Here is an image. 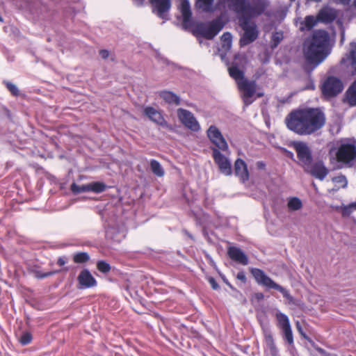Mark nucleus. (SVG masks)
Segmentation results:
<instances>
[{
  "label": "nucleus",
  "instance_id": "f257e3e1",
  "mask_svg": "<svg viewBox=\"0 0 356 356\" xmlns=\"http://www.w3.org/2000/svg\"><path fill=\"white\" fill-rule=\"evenodd\" d=\"M286 127L299 136H310L320 131L326 123L325 113L319 108L292 111L284 120Z\"/></svg>",
  "mask_w": 356,
  "mask_h": 356
},
{
  "label": "nucleus",
  "instance_id": "f03ea898",
  "mask_svg": "<svg viewBox=\"0 0 356 356\" xmlns=\"http://www.w3.org/2000/svg\"><path fill=\"white\" fill-rule=\"evenodd\" d=\"M330 35L323 29L312 32L303 43V55L307 64L317 67L331 53Z\"/></svg>",
  "mask_w": 356,
  "mask_h": 356
},
{
  "label": "nucleus",
  "instance_id": "7ed1b4c3",
  "mask_svg": "<svg viewBox=\"0 0 356 356\" xmlns=\"http://www.w3.org/2000/svg\"><path fill=\"white\" fill-rule=\"evenodd\" d=\"M334 152L336 161L345 165L352 168L356 166V142L350 138H344L339 141L336 149L332 148L329 154Z\"/></svg>",
  "mask_w": 356,
  "mask_h": 356
},
{
  "label": "nucleus",
  "instance_id": "20e7f679",
  "mask_svg": "<svg viewBox=\"0 0 356 356\" xmlns=\"http://www.w3.org/2000/svg\"><path fill=\"white\" fill-rule=\"evenodd\" d=\"M224 27L220 18L209 22H200L195 26L193 33L195 36H202L207 40H212Z\"/></svg>",
  "mask_w": 356,
  "mask_h": 356
},
{
  "label": "nucleus",
  "instance_id": "39448f33",
  "mask_svg": "<svg viewBox=\"0 0 356 356\" xmlns=\"http://www.w3.org/2000/svg\"><path fill=\"white\" fill-rule=\"evenodd\" d=\"M250 272L259 284L264 286L268 289H275L280 291L283 296L289 301L293 300V297L291 296L289 291L280 284L275 283L270 277L266 275L262 270L253 268L251 269Z\"/></svg>",
  "mask_w": 356,
  "mask_h": 356
},
{
  "label": "nucleus",
  "instance_id": "423d86ee",
  "mask_svg": "<svg viewBox=\"0 0 356 356\" xmlns=\"http://www.w3.org/2000/svg\"><path fill=\"white\" fill-rule=\"evenodd\" d=\"M269 6L268 0H245V8L239 18H251L262 15Z\"/></svg>",
  "mask_w": 356,
  "mask_h": 356
},
{
  "label": "nucleus",
  "instance_id": "0eeeda50",
  "mask_svg": "<svg viewBox=\"0 0 356 356\" xmlns=\"http://www.w3.org/2000/svg\"><path fill=\"white\" fill-rule=\"evenodd\" d=\"M239 25L244 31V33L240 40L241 46H245L253 42L258 37V31L255 24L250 23L247 18H239Z\"/></svg>",
  "mask_w": 356,
  "mask_h": 356
},
{
  "label": "nucleus",
  "instance_id": "6e6552de",
  "mask_svg": "<svg viewBox=\"0 0 356 356\" xmlns=\"http://www.w3.org/2000/svg\"><path fill=\"white\" fill-rule=\"evenodd\" d=\"M343 89L342 81L333 76H328L321 87L322 93L326 97H334L341 92Z\"/></svg>",
  "mask_w": 356,
  "mask_h": 356
},
{
  "label": "nucleus",
  "instance_id": "1a4fd4ad",
  "mask_svg": "<svg viewBox=\"0 0 356 356\" xmlns=\"http://www.w3.org/2000/svg\"><path fill=\"white\" fill-rule=\"evenodd\" d=\"M238 88L242 93V99L245 106H248L254 101L252 99L257 91V83L255 81H250L247 79L239 83Z\"/></svg>",
  "mask_w": 356,
  "mask_h": 356
},
{
  "label": "nucleus",
  "instance_id": "9d476101",
  "mask_svg": "<svg viewBox=\"0 0 356 356\" xmlns=\"http://www.w3.org/2000/svg\"><path fill=\"white\" fill-rule=\"evenodd\" d=\"M277 326L282 330L284 340L290 346H294L293 336L289 317L281 312L276 314Z\"/></svg>",
  "mask_w": 356,
  "mask_h": 356
},
{
  "label": "nucleus",
  "instance_id": "9b49d317",
  "mask_svg": "<svg viewBox=\"0 0 356 356\" xmlns=\"http://www.w3.org/2000/svg\"><path fill=\"white\" fill-rule=\"evenodd\" d=\"M207 136L215 145L214 148L222 152L228 151V144L219 129L215 125H211L207 131Z\"/></svg>",
  "mask_w": 356,
  "mask_h": 356
},
{
  "label": "nucleus",
  "instance_id": "f8f14e48",
  "mask_svg": "<svg viewBox=\"0 0 356 356\" xmlns=\"http://www.w3.org/2000/svg\"><path fill=\"white\" fill-rule=\"evenodd\" d=\"M212 156L215 163L218 166L220 172L229 176L232 173V163L229 159L222 154L217 148H211Z\"/></svg>",
  "mask_w": 356,
  "mask_h": 356
},
{
  "label": "nucleus",
  "instance_id": "ddd939ff",
  "mask_svg": "<svg viewBox=\"0 0 356 356\" xmlns=\"http://www.w3.org/2000/svg\"><path fill=\"white\" fill-rule=\"evenodd\" d=\"M177 116L181 122L188 129L195 132L200 130L199 122L191 111L184 108H178Z\"/></svg>",
  "mask_w": 356,
  "mask_h": 356
},
{
  "label": "nucleus",
  "instance_id": "4468645a",
  "mask_svg": "<svg viewBox=\"0 0 356 356\" xmlns=\"http://www.w3.org/2000/svg\"><path fill=\"white\" fill-rule=\"evenodd\" d=\"M294 148L296 151L298 158L304 165H308L312 163V152L305 143H294Z\"/></svg>",
  "mask_w": 356,
  "mask_h": 356
},
{
  "label": "nucleus",
  "instance_id": "2eb2a0df",
  "mask_svg": "<svg viewBox=\"0 0 356 356\" xmlns=\"http://www.w3.org/2000/svg\"><path fill=\"white\" fill-rule=\"evenodd\" d=\"M79 289H88L97 285V281L88 269L82 270L77 277Z\"/></svg>",
  "mask_w": 356,
  "mask_h": 356
},
{
  "label": "nucleus",
  "instance_id": "dca6fc26",
  "mask_svg": "<svg viewBox=\"0 0 356 356\" xmlns=\"http://www.w3.org/2000/svg\"><path fill=\"white\" fill-rule=\"evenodd\" d=\"M143 113L151 121L154 123L164 126L167 124V122L164 119L161 112L152 106H146L143 109Z\"/></svg>",
  "mask_w": 356,
  "mask_h": 356
},
{
  "label": "nucleus",
  "instance_id": "f3484780",
  "mask_svg": "<svg viewBox=\"0 0 356 356\" xmlns=\"http://www.w3.org/2000/svg\"><path fill=\"white\" fill-rule=\"evenodd\" d=\"M153 7V12L162 18H165V13H167L171 6L170 0H149Z\"/></svg>",
  "mask_w": 356,
  "mask_h": 356
},
{
  "label": "nucleus",
  "instance_id": "a211bd4d",
  "mask_svg": "<svg viewBox=\"0 0 356 356\" xmlns=\"http://www.w3.org/2000/svg\"><path fill=\"white\" fill-rule=\"evenodd\" d=\"M316 17L319 22L330 24L336 19L337 12L334 8L325 6L318 11Z\"/></svg>",
  "mask_w": 356,
  "mask_h": 356
},
{
  "label": "nucleus",
  "instance_id": "6ab92c4d",
  "mask_svg": "<svg viewBox=\"0 0 356 356\" xmlns=\"http://www.w3.org/2000/svg\"><path fill=\"white\" fill-rule=\"evenodd\" d=\"M229 258L242 265H247L248 264V258L247 255L237 247H229L227 251Z\"/></svg>",
  "mask_w": 356,
  "mask_h": 356
},
{
  "label": "nucleus",
  "instance_id": "aec40b11",
  "mask_svg": "<svg viewBox=\"0 0 356 356\" xmlns=\"http://www.w3.org/2000/svg\"><path fill=\"white\" fill-rule=\"evenodd\" d=\"M234 173L240 179L245 182L249 179V172L245 162L241 159H237L234 163Z\"/></svg>",
  "mask_w": 356,
  "mask_h": 356
},
{
  "label": "nucleus",
  "instance_id": "412c9836",
  "mask_svg": "<svg viewBox=\"0 0 356 356\" xmlns=\"http://www.w3.org/2000/svg\"><path fill=\"white\" fill-rule=\"evenodd\" d=\"M328 172V169L325 166L322 161L314 163L310 170L311 175L321 181L325 179Z\"/></svg>",
  "mask_w": 356,
  "mask_h": 356
},
{
  "label": "nucleus",
  "instance_id": "4be33fe9",
  "mask_svg": "<svg viewBox=\"0 0 356 356\" xmlns=\"http://www.w3.org/2000/svg\"><path fill=\"white\" fill-rule=\"evenodd\" d=\"M227 8L236 14L242 15L245 8V0H222Z\"/></svg>",
  "mask_w": 356,
  "mask_h": 356
},
{
  "label": "nucleus",
  "instance_id": "5701e85b",
  "mask_svg": "<svg viewBox=\"0 0 356 356\" xmlns=\"http://www.w3.org/2000/svg\"><path fill=\"white\" fill-rule=\"evenodd\" d=\"M159 97L163 99L165 103L168 104L178 106L180 104V97L175 93L168 91L162 90L159 92Z\"/></svg>",
  "mask_w": 356,
  "mask_h": 356
},
{
  "label": "nucleus",
  "instance_id": "b1692460",
  "mask_svg": "<svg viewBox=\"0 0 356 356\" xmlns=\"http://www.w3.org/2000/svg\"><path fill=\"white\" fill-rule=\"evenodd\" d=\"M318 22H319L316 16L307 15L304 20L300 23V30L301 31H311L318 24Z\"/></svg>",
  "mask_w": 356,
  "mask_h": 356
},
{
  "label": "nucleus",
  "instance_id": "393cba45",
  "mask_svg": "<svg viewBox=\"0 0 356 356\" xmlns=\"http://www.w3.org/2000/svg\"><path fill=\"white\" fill-rule=\"evenodd\" d=\"M348 61L350 62L351 67L353 70L351 72L352 75L356 74V43L350 44V51L347 58H344L341 60L342 63H346Z\"/></svg>",
  "mask_w": 356,
  "mask_h": 356
},
{
  "label": "nucleus",
  "instance_id": "a878e982",
  "mask_svg": "<svg viewBox=\"0 0 356 356\" xmlns=\"http://www.w3.org/2000/svg\"><path fill=\"white\" fill-rule=\"evenodd\" d=\"M228 70L229 76L236 81L237 85L245 79L244 72L241 70L235 63H233L232 65L228 68Z\"/></svg>",
  "mask_w": 356,
  "mask_h": 356
},
{
  "label": "nucleus",
  "instance_id": "bb28decb",
  "mask_svg": "<svg viewBox=\"0 0 356 356\" xmlns=\"http://www.w3.org/2000/svg\"><path fill=\"white\" fill-rule=\"evenodd\" d=\"M180 11L183 17L184 23L191 20L192 13L188 0H182L180 6Z\"/></svg>",
  "mask_w": 356,
  "mask_h": 356
},
{
  "label": "nucleus",
  "instance_id": "cd10ccee",
  "mask_svg": "<svg viewBox=\"0 0 356 356\" xmlns=\"http://www.w3.org/2000/svg\"><path fill=\"white\" fill-rule=\"evenodd\" d=\"M346 101L351 106H356V80L347 90L346 92Z\"/></svg>",
  "mask_w": 356,
  "mask_h": 356
},
{
  "label": "nucleus",
  "instance_id": "c85d7f7f",
  "mask_svg": "<svg viewBox=\"0 0 356 356\" xmlns=\"http://www.w3.org/2000/svg\"><path fill=\"white\" fill-rule=\"evenodd\" d=\"M213 1L214 0H197L195 6L204 12H211L213 10Z\"/></svg>",
  "mask_w": 356,
  "mask_h": 356
},
{
  "label": "nucleus",
  "instance_id": "c756f323",
  "mask_svg": "<svg viewBox=\"0 0 356 356\" xmlns=\"http://www.w3.org/2000/svg\"><path fill=\"white\" fill-rule=\"evenodd\" d=\"M150 168L153 174L159 177H162L165 175L164 169L160 163L155 159H152L150 161Z\"/></svg>",
  "mask_w": 356,
  "mask_h": 356
},
{
  "label": "nucleus",
  "instance_id": "7c9ffc66",
  "mask_svg": "<svg viewBox=\"0 0 356 356\" xmlns=\"http://www.w3.org/2000/svg\"><path fill=\"white\" fill-rule=\"evenodd\" d=\"M90 260V255L86 252H76L73 255V261L76 264H84Z\"/></svg>",
  "mask_w": 356,
  "mask_h": 356
},
{
  "label": "nucleus",
  "instance_id": "2f4dec72",
  "mask_svg": "<svg viewBox=\"0 0 356 356\" xmlns=\"http://www.w3.org/2000/svg\"><path fill=\"white\" fill-rule=\"evenodd\" d=\"M288 208L291 211H298L302 207V203L298 197H291L288 202Z\"/></svg>",
  "mask_w": 356,
  "mask_h": 356
},
{
  "label": "nucleus",
  "instance_id": "473e14b6",
  "mask_svg": "<svg viewBox=\"0 0 356 356\" xmlns=\"http://www.w3.org/2000/svg\"><path fill=\"white\" fill-rule=\"evenodd\" d=\"M90 184V191H92L97 193L104 191L106 188V185L103 182L95 181Z\"/></svg>",
  "mask_w": 356,
  "mask_h": 356
},
{
  "label": "nucleus",
  "instance_id": "72a5a7b5",
  "mask_svg": "<svg viewBox=\"0 0 356 356\" xmlns=\"http://www.w3.org/2000/svg\"><path fill=\"white\" fill-rule=\"evenodd\" d=\"M71 190L74 193H84V192H89L90 191V184H85L82 186L76 185V184L73 183L71 185Z\"/></svg>",
  "mask_w": 356,
  "mask_h": 356
},
{
  "label": "nucleus",
  "instance_id": "f704fd0d",
  "mask_svg": "<svg viewBox=\"0 0 356 356\" xmlns=\"http://www.w3.org/2000/svg\"><path fill=\"white\" fill-rule=\"evenodd\" d=\"M355 210H356V202L342 207L341 214L343 217H348Z\"/></svg>",
  "mask_w": 356,
  "mask_h": 356
},
{
  "label": "nucleus",
  "instance_id": "c9c22d12",
  "mask_svg": "<svg viewBox=\"0 0 356 356\" xmlns=\"http://www.w3.org/2000/svg\"><path fill=\"white\" fill-rule=\"evenodd\" d=\"M232 36L229 32L224 33L221 36V41L223 47H226L229 49L232 45Z\"/></svg>",
  "mask_w": 356,
  "mask_h": 356
},
{
  "label": "nucleus",
  "instance_id": "e433bc0d",
  "mask_svg": "<svg viewBox=\"0 0 356 356\" xmlns=\"http://www.w3.org/2000/svg\"><path fill=\"white\" fill-rule=\"evenodd\" d=\"M283 33L282 32H275L271 38V47L273 49L277 47L280 42L283 40Z\"/></svg>",
  "mask_w": 356,
  "mask_h": 356
},
{
  "label": "nucleus",
  "instance_id": "4c0bfd02",
  "mask_svg": "<svg viewBox=\"0 0 356 356\" xmlns=\"http://www.w3.org/2000/svg\"><path fill=\"white\" fill-rule=\"evenodd\" d=\"M60 272V270H54V271H49L47 273H42L40 270H35L33 271V274L35 277L38 279H43L51 275H54Z\"/></svg>",
  "mask_w": 356,
  "mask_h": 356
},
{
  "label": "nucleus",
  "instance_id": "58836bf2",
  "mask_svg": "<svg viewBox=\"0 0 356 356\" xmlns=\"http://www.w3.org/2000/svg\"><path fill=\"white\" fill-rule=\"evenodd\" d=\"M97 268L99 271L104 273H108L111 268L110 264L104 261H97Z\"/></svg>",
  "mask_w": 356,
  "mask_h": 356
},
{
  "label": "nucleus",
  "instance_id": "ea45409f",
  "mask_svg": "<svg viewBox=\"0 0 356 356\" xmlns=\"http://www.w3.org/2000/svg\"><path fill=\"white\" fill-rule=\"evenodd\" d=\"M32 339V334L29 332H26L21 335L19 341L22 345L26 346L31 342Z\"/></svg>",
  "mask_w": 356,
  "mask_h": 356
},
{
  "label": "nucleus",
  "instance_id": "a19ab883",
  "mask_svg": "<svg viewBox=\"0 0 356 356\" xmlns=\"http://www.w3.org/2000/svg\"><path fill=\"white\" fill-rule=\"evenodd\" d=\"M332 181L336 184H339L343 188L347 186L348 181L344 175H339L332 178Z\"/></svg>",
  "mask_w": 356,
  "mask_h": 356
},
{
  "label": "nucleus",
  "instance_id": "79ce46f5",
  "mask_svg": "<svg viewBox=\"0 0 356 356\" xmlns=\"http://www.w3.org/2000/svg\"><path fill=\"white\" fill-rule=\"evenodd\" d=\"M265 340L267 346L271 350H275V344L274 342L273 337L270 333L265 334Z\"/></svg>",
  "mask_w": 356,
  "mask_h": 356
},
{
  "label": "nucleus",
  "instance_id": "37998d69",
  "mask_svg": "<svg viewBox=\"0 0 356 356\" xmlns=\"http://www.w3.org/2000/svg\"><path fill=\"white\" fill-rule=\"evenodd\" d=\"M4 83L6 84V88H8V90L15 96H17L19 95V90L17 88V87L9 82V81H4Z\"/></svg>",
  "mask_w": 356,
  "mask_h": 356
},
{
  "label": "nucleus",
  "instance_id": "c03bdc74",
  "mask_svg": "<svg viewBox=\"0 0 356 356\" xmlns=\"http://www.w3.org/2000/svg\"><path fill=\"white\" fill-rule=\"evenodd\" d=\"M208 281H209V284H211V288L213 289L217 290L219 289V286H218L217 282L213 277H209Z\"/></svg>",
  "mask_w": 356,
  "mask_h": 356
},
{
  "label": "nucleus",
  "instance_id": "a18cd8bd",
  "mask_svg": "<svg viewBox=\"0 0 356 356\" xmlns=\"http://www.w3.org/2000/svg\"><path fill=\"white\" fill-rule=\"evenodd\" d=\"M236 278L239 280H241L242 282L245 283L246 282V276L243 271H240L236 275Z\"/></svg>",
  "mask_w": 356,
  "mask_h": 356
},
{
  "label": "nucleus",
  "instance_id": "49530a36",
  "mask_svg": "<svg viewBox=\"0 0 356 356\" xmlns=\"http://www.w3.org/2000/svg\"><path fill=\"white\" fill-rule=\"evenodd\" d=\"M296 328H297V330L298 331V332L305 338V339H307V336L306 335V334L303 332L302 330V328L300 325V323L299 322H297L296 324Z\"/></svg>",
  "mask_w": 356,
  "mask_h": 356
},
{
  "label": "nucleus",
  "instance_id": "de8ad7c7",
  "mask_svg": "<svg viewBox=\"0 0 356 356\" xmlns=\"http://www.w3.org/2000/svg\"><path fill=\"white\" fill-rule=\"evenodd\" d=\"M99 55L103 59H106L109 56V51L106 49L99 51Z\"/></svg>",
  "mask_w": 356,
  "mask_h": 356
},
{
  "label": "nucleus",
  "instance_id": "09e8293b",
  "mask_svg": "<svg viewBox=\"0 0 356 356\" xmlns=\"http://www.w3.org/2000/svg\"><path fill=\"white\" fill-rule=\"evenodd\" d=\"M67 263V259L65 257H61L58 259L57 264L63 266Z\"/></svg>",
  "mask_w": 356,
  "mask_h": 356
},
{
  "label": "nucleus",
  "instance_id": "8fccbe9b",
  "mask_svg": "<svg viewBox=\"0 0 356 356\" xmlns=\"http://www.w3.org/2000/svg\"><path fill=\"white\" fill-rule=\"evenodd\" d=\"M333 1L337 4H341L343 6L348 5L351 1V0H333Z\"/></svg>",
  "mask_w": 356,
  "mask_h": 356
},
{
  "label": "nucleus",
  "instance_id": "3c124183",
  "mask_svg": "<svg viewBox=\"0 0 356 356\" xmlns=\"http://www.w3.org/2000/svg\"><path fill=\"white\" fill-rule=\"evenodd\" d=\"M257 167L258 169L263 170L266 167V164L263 161L257 162Z\"/></svg>",
  "mask_w": 356,
  "mask_h": 356
},
{
  "label": "nucleus",
  "instance_id": "603ef678",
  "mask_svg": "<svg viewBox=\"0 0 356 356\" xmlns=\"http://www.w3.org/2000/svg\"><path fill=\"white\" fill-rule=\"evenodd\" d=\"M136 5L140 6L143 4L145 0H133Z\"/></svg>",
  "mask_w": 356,
  "mask_h": 356
},
{
  "label": "nucleus",
  "instance_id": "864d4df0",
  "mask_svg": "<svg viewBox=\"0 0 356 356\" xmlns=\"http://www.w3.org/2000/svg\"><path fill=\"white\" fill-rule=\"evenodd\" d=\"M256 296L258 299H261V298H264V295L261 293H257Z\"/></svg>",
  "mask_w": 356,
  "mask_h": 356
},
{
  "label": "nucleus",
  "instance_id": "5fc2aeb1",
  "mask_svg": "<svg viewBox=\"0 0 356 356\" xmlns=\"http://www.w3.org/2000/svg\"><path fill=\"white\" fill-rule=\"evenodd\" d=\"M264 96V93L263 92H258L257 93V97H261Z\"/></svg>",
  "mask_w": 356,
  "mask_h": 356
},
{
  "label": "nucleus",
  "instance_id": "6e6d98bb",
  "mask_svg": "<svg viewBox=\"0 0 356 356\" xmlns=\"http://www.w3.org/2000/svg\"><path fill=\"white\" fill-rule=\"evenodd\" d=\"M225 283L231 288V289H233V286H232V284L227 282V281H225Z\"/></svg>",
  "mask_w": 356,
  "mask_h": 356
},
{
  "label": "nucleus",
  "instance_id": "4d7b16f0",
  "mask_svg": "<svg viewBox=\"0 0 356 356\" xmlns=\"http://www.w3.org/2000/svg\"><path fill=\"white\" fill-rule=\"evenodd\" d=\"M318 352H319V353H323V352H324V350H323V349H321V348H319V349H318Z\"/></svg>",
  "mask_w": 356,
  "mask_h": 356
},
{
  "label": "nucleus",
  "instance_id": "13d9d810",
  "mask_svg": "<svg viewBox=\"0 0 356 356\" xmlns=\"http://www.w3.org/2000/svg\"><path fill=\"white\" fill-rule=\"evenodd\" d=\"M353 6H354L355 7H356V0H354V1H353Z\"/></svg>",
  "mask_w": 356,
  "mask_h": 356
}]
</instances>
